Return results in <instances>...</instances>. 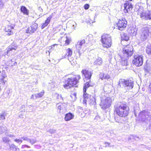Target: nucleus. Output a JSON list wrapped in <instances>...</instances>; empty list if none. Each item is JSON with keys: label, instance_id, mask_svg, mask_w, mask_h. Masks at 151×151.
I'll return each mask as SVG.
<instances>
[{"label": "nucleus", "instance_id": "obj_1", "mask_svg": "<svg viewBox=\"0 0 151 151\" xmlns=\"http://www.w3.org/2000/svg\"><path fill=\"white\" fill-rule=\"evenodd\" d=\"M129 111V107L126 103L120 102L114 106V114L121 118H125L128 116Z\"/></svg>", "mask_w": 151, "mask_h": 151}, {"label": "nucleus", "instance_id": "obj_2", "mask_svg": "<svg viewBox=\"0 0 151 151\" xmlns=\"http://www.w3.org/2000/svg\"><path fill=\"white\" fill-rule=\"evenodd\" d=\"M63 78V86L65 88H68V87L70 88L72 87H77V85L79 83L81 77L79 75H73V76L67 78Z\"/></svg>", "mask_w": 151, "mask_h": 151}, {"label": "nucleus", "instance_id": "obj_3", "mask_svg": "<svg viewBox=\"0 0 151 151\" xmlns=\"http://www.w3.org/2000/svg\"><path fill=\"white\" fill-rule=\"evenodd\" d=\"M122 48V53L120 55L122 58L127 59L130 57L134 53L133 47L129 44L124 45Z\"/></svg>", "mask_w": 151, "mask_h": 151}, {"label": "nucleus", "instance_id": "obj_4", "mask_svg": "<svg viewBox=\"0 0 151 151\" xmlns=\"http://www.w3.org/2000/svg\"><path fill=\"white\" fill-rule=\"evenodd\" d=\"M101 41L102 46L104 48H109L112 45V39L109 35L104 34L102 35Z\"/></svg>", "mask_w": 151, "mask_h": 151}, {"label": "nucleus", "instance_id": "obj_5", "mask_svg": "<svg viewBox=\"0 0 151 151\" xmlns=\"http://www.w3.org/2000/svg\"><path fill=\"white\" fill-rule=\"evenodd\" d=\"M83 103L87 104V102L91 106L96 104V99L94 97L88 94L86 92H83Z\"/></svg>", "mask_w": 151, "mask_h": 151}, {"label": "nucleus", "instance_id": "obj_6", "mask_svg": "<svg viewBox=\"0 0 151 151\" xmlns=\"http://www.w3.org/2000/svg\"><path fill=\"white\" fill-rule=\"evenodd\" d=\"M137 14L140 16V17L146 20H151V11L148 13L145 12L142 7H140L137 11Z\"/></svg>", "mask_w": 151, "mask_h": 151}, {"label": "nucleus", "instance_id": "obj_7", "mask_svg": "<svg viewBox=\"0 0 151 151\" xmlns=\"http://www.w3.org/2000/svg\"><path fill=\"white\" fill-rule=\"evenodd\" d=\"M118 86L120 87H129L132 89L134 86L133 81L131 80L122 78L119 80Z\"/></svg>", "mask_w": 151, "mask_h": 151}, {"label": "nucleus", "instance_id": "obj_8", "mask_svg": "<svg viewBox=\"0 0 151 151\" xmlns=\"http://www.w3.org/2000/svg\"><path fill=\"white\" fill-rule=\"evenodd\" d=\"M112 103L111 99L110 97H107L101 101L100 106L102 109L106 110L110 108L112 105Z\"/></svg>", "mask_w": 151, "mask_h": 151}, {"label": "nucleus", "instance_id": "obj_9", "mask_svg": "<svg viewBox=\"0 0 151 151\" xmlns=\"http://www.w3.org/2000/svg\"><path fill=\"white\" fill-rule=\"evenodd\" d=\"M132 63L137 67H139L143 63V56L141 55H134Z\"/></svg>", "mask_w": 151, "mask_h": 151}, {"label": "nucleus", "instance_id": "obj_10", "mask_svg": "<svg viewBox=\"0 0 151 151\" xmlns=\"http://www.w3.org/2000/svg\"><path fill=\"white\" fill-rule=\"evenodd\" d=\"M127 22L126 19L122 18L119 19L116 23L117 29L120 30H124L127 25Z\"/></svg>", "mask_w": 151, "mask_h": 151}, {"label": "nucleus", "instance_id": "obj_11", "mask_svg": "<svg viewBox=\"0 0 151 151\" xmlns=\"http://www.w3.org/2000/svg\"><path fill=\"white\" fill-rule=\"evenodd\" d=\"M14 26L15 25L13 24H9L5 27L4 30L7 33L8 35L10 36L13 34V30L14 29Z\"/></svg>", "mask_w": 151, "mask_h": 151}, {"label": "nucleus", "instance_id": "obj_12", "mask_svg": "<svg viewBox=\"0 0 151 151\" xmlns=\"http://www.w3.org/2000/svg\"><path fill=\"white\" fill-rule=\"evenodd\" d=\"M81 73L83 75L86 80H91V79L92 74V73L91 71L86 69H83L81 71Z\"/></svg>", "mask_w": 151, "mask_h": 151}, {"label": "nucleus", "instance_id": "obj_13", "mask_svg": "<svg viewBox=\"0 0 151 151\" xmlns=\"http://www.w3.org/2000/svg\"><path fill=\"white\" fill-rule=\"evenodd\" d=\"M151 33L150 32L149 28H146L143 31L141 36L144 39H146L147 38Z\"/></svg>", "mask_w": 151, "mask_h": 151}, {"label": "nucleus", "instance_id": "obj_14", "mask_svg": "<svg viewBox=\"0 0 151 151\" xmlns=\"http://www.w3.org/2000/svg\"><path fill=\"white\" fill-rule=\"evenodd\" d=\"M129 40V36L125 33H124L121 36V43L123 46H124L125 41H128Z\"/></svg>", "mask_w": 151, "mask_h": 151}, {"label": "nucleus", "instance_id": "obj_15", "mask_svg": "<svg viewBox=\"0 0 151 151\" xmlns=\"http://www.w3.org/2000/svg\"><path fill=\"white\" fill-rule=\"evenodd\" d=\"M52 17V15H50L49 17L46 18L44 23L42 24L41 26V29H42L47 27L50 23Z\"/></svg>", "mask_w": 151, "mask_h": 151}, {"label": "nucleus", "instance_id": "obj_16", "mask_svg": "<svg viewBox=\"0 0 151 151\" xmlns=\"http://www.w3.org/2000/svg\"><path fill=\"white\" fill-rule=\"evenodd\" d=\"M124 12L125 13H128L132 10V5L129 3H125L124 4Z\"/></svg>", "mask_w": 151, "mask_h": 151}, {"label": "nucleus", "instance_id": "obj_17", "mask_svg": "<svg viewBox=\"0 0 151 151\" xmlns=\"http://www.w3.org/2000/svg\"><path fill=\"white\" fill-rule=\"evenodd\" d=\"M74 117V115L70 112L66 114L64 117V119L66 121H69L73 119Z\"/></svg>", "mask_w": 151, "mask_h": 151}, {"label": "nucleus", "instance_id": "obj_18", "mask_svg": "<svg viewBox=\"0 0 151 151\" xmlns=\"http://www.w3.org/2000/svg\"><path fill=\"white\" fill-rule=\"evenodd\" d=\"M91 81L89 80L88 82H87L86 83H85L84 84L83 88V92H86L87 89L90 87L91 86V85L90 84V83Z\"/></svg>", "mask_w": 151, "mask_h": 151}, {"label": "nucleus", "instance_id": "obj_19", "mask_svg": "<svg viewBox=\"0 0 151 151\" xmlns=\"http://www.w3.org/2000/svg\"><path fill=\"white\" fill-rule=\"evenodd\" d=\"M20 11L24 14L28 15L29 14V11L24 6H21Z\"/></svg>", "mask_w": 151, "mask_h": 151}, {"label": "nucleus", "instance_id": "obj_20", "mask_svg": "<svg viewBox=\"0 0 151 151\" xmlns=\"http://www.w3.org/2000/svg\"><path fill=\"white\" fill-rule=\"evenodd\" d=\"M110 78V76L104 73H101L99 75V78L102 80L104 79H108Z\"/></svg>", "mask_w": 151, "mask_h": 151}, {"label": "nucleus", "instance_id": "obj_21", "mask_svg": "<svg viewBox=\"0 0 151 151\" xmlns=\"http://www.w3.org/2000/svg\"><path fill=\"white\" fill-rule=\"evenodd\" d=\"M67 106V104L64 103H62L59 105L58 107V110H59V112H60L61 110L65 108Z\"/></svg>", "mask_w": 151, "mask_h": 151}, {"label": "nucleus", "instance_id": "obj_22", "mask_svg": "<svg viewBox=\"0 0 151 151\" xmlns=\"http://www.w3.org/2000/svg\"><path fill=\"white\" fill-rule=\"evenodd\" d=\"M102 63V60L101 58H97L94 61V64L96 65H101Z\"/></svg>", "mask_w": 151, "mask_h": 151}, {"label": "nucleus", "instance_id": "obj_23", "mask_svg": "<svg viewBox=\"0 0 151 151\" xmlns=\"http://www.w3.org/2000/svg\"><path fill=\"white\" fill-rule=\"evenodd\" d=\"M66 51L65 55L68 57L71 56L73 54L72 50L70 48H68L66 50Z\"/></svg>", "mask_w": 151, "mask_h": 151}, {"label": "nucleus", "instance_id": "obj_24", "mask_svg": "<svg viewBox=\"0 0 151 151\" xmlns=\"http://www.w3.org/2000/svg\"><path fill=\"white\" fill-rule=\"evenodd\" d=\"M33 33L37 30L38 28V24L35 23H33L30 26Z\"/></svg>", "mask_w": 151, "mask_h": 151}, {"label": "nucleus", "instance_id": "obj_25", "mask_svg": "<svg viewBox=\"0 0 151 151\" xmlns=\"http://www.w3.org/2000/svg\"><path fill=\"white\" fill-rule=\"evenodd\" d=\"M85 40L84 39H83L78 42L76 46H81L85 44Z\"/></svg>", "mask_w": 151, "mask_h": 151}, {"label": "nucleus", "instance_id": "obj_26", "mask_svg": "<svg viewBox=\"0 0 151 151\" xmlns=\"http://www.w3.org/2000/svg\"><path fill=\"white\" fill-rule=\"evenodd\" d=\"M146 52L148 55H151V45L147 47Z\"/></svg>", "mask_w": 151, "mask_h": 151}, {"label": "nucleus", "instance_id": "obj_27", "mask_svg": "<svg viewBox=\"0 0 151 151\" xmlns=\"http://www.w3.org/2000/svg\"><path fill=\"white\" fill-rule=\"evenodd\" d=\"M120 64L122 66H127V59H125L124 60H122L120 62Z\"/></svg>", "mask_w": 151, "mask_h": 151}, {"label": "nucleus", "instance_id": "obj_28", "mask_svg": "<svg viewBox=\"0 0 151 151\" xmlns=\"http://www.w3.org/2000/svg\"><path fill=\"white\" fill-rule=\"evenodd\" d=\"M26 33L27 34H31L33 33L30 26L28 27L26 30Z\"/></svg>", "mask_w": 151, "mask_h": 151}, {"label": "nucleus", "instance_id": "obj_29", "mask_svg": "<svg viewBox=\"0 0 151 151\" xmlns=\"http://www.w3.org/2000/svg\"><path fill=\"white\" fill-rule=\"evenodd\" d=\"M71 40L67 37H66V40L65 41V45H69L70 42Z\"/></svg>", "mask_w": 151, "mask_h": 151}, {"label": "nucleus", "instance_id": "obj_30", "mask_svg": "<svg viewBox=\"0 0 151 151\" xmlns=\"http://www.w3.org/2000/svg\"><path fill=\"white\" fill-rule=\"evenodd\" d=\"M16 50V47H9L8 48L7 50V54L10 52V51H12L13 50Z\"/></svg>", "mask_w": 151, "mask_h": 151}, {"label": "nucleus", "instance_id": "obj_31", "mask_svg": "<svg viewBox=\"0 0 151 151\" xmlns=\"http://www.w3.org/2000/svg\"><path fill=\"white\" fill-rule=\"evenodd\" d=\"M44 94V92H41L40 93H37L36 96V98H40L42 97Z\"/></svg>", "mask_w": 151, "mask_h": 151}, {"label": "nucleus", "instance_id": "obj_32", "mask_svg": "<svg viewBox=\"0 0 151 151\" xmlns=\"http://www.w3.org/2000/svg\"><path fill=\"white\" fill-rule=\"evenodd\" d=\"M146 112L145 110H143L139 113V114L141 116H145Z\"/></svg>", "mask_w": 151, "mask_h": 151}, {"label": "nucleus", "instance_id": "obj_33", "mask_svg": "<svg viewBox=\"0 0 151 151\" xmlns=\"http://www.w3.org/2000/svg\"><path fill=\"white\" fill-rule=\"evenodd\" d=\"M5 114H1L0 115V119L4 120L5 119Z\"/></svg>", "mask_w": 151, "mask_h": 151}, {"label": "nucleus", "instance_id": "obj_34", "mask_svg": "<svg viewBox=\"0 0 151 151\" xmlns=\"http://www.w3.org/2000/svg\"><path fill=\"white\" fill-rule=\"evenodd\" d=\"M89 5L88 4H85L84 6V8L85 10H87L89 8Z\"/></svg>", "mask_w": 151, "mask_h": 151}, {"label": "nucleus", "instance_id": "obj_35", "mask_svg": "<svg viewBox=\"0 0 151 151\" xmlns=\"http://www.w3.org/2000/svg\"><path fill=\"white\" fill-rule=\"evenodd\" d=\"M3 141L5 143L8 142L9 141V140L6 137H4L2 139Z\"/></svg>", "mask_w": 151, "mask_h": 151}, {"label": "nucleus", "instance_id": "obj_36", "mask_svg": "<svg viewBox=\"0 0 151 151\" xmlns=\"http://www.w3.org/2000/svg\"><path fill=\"white\" fill-rule=\"evenodd\" d=\"M14 141L18 143H21L22 142V140L19 139H15L14 140Z\"/></svg>", "mask_w": 151, "mask_h": 151}, {"label": "nucleus", "instance_id": "obj_37", "mask_svg": "<svg viewBox=\"0 0 151 151\" xmlns=\"http://www.w3.org/2000/svg\"><path fill=\"white\" fill-rule=\"evenodd\" d=\"M5 82L4 81V80L1 79H0V84H1L3 85H4Z\"/></svg>", "mask_w": 151, "mask_h": 151}, {"label": "nucleus", "instance_id": "obj_38", "mask_svg": "<svg viewBox=\"0 0 151 151\" xmlns=\"http://www.w3.org/2000/svg\"><path fill=\"white\" fill-rule=\"evenodd\" d=\"M25 147L30 148V147L26 145H22L21 147V148L22 149H24Z\"/></svg>", "mask_w": 151, "mask_h": 151}, {"label": "nucleus", "instance_id": "obj_39", "mask_svg": "<svg viewBox=\"0 0 151 151\" xmlns=\"http://www.w3.org/2000/svg\"><path fill=\"white\" fill-rule=\"evenodd\" d=\"M115 120L116 122H120V119L118 117H115Z\"/></svg>", "mask_w": 151, "mask_h": 151}, {"label": "nucleus", "instance_id": "obj_40", "mask_svg": "<svg viewBox=\"0 0 151 151\" xmlns=\"http://www.w3.org/2000/svg\"><path fill=\"white\" fill-rule=\"evenodd\" d=\"M149 89L150 91V93H151V83H150V84L149 85Z\"/></svg>", "mask_w": 151, "mask_h": 151}, {"label": "nucleus", "instance_id": "obj_41", "mask_svg": "<svg viewBox=\"0 0 151 151\" xmlns=\"http://www.w3.org/2000/svg\"><path fill=\"white\" fill-rule=\"evenodd\" d=\"M60 98L61 99L63 100V98L61 97V96L60 95H57V98Z\"/></svg>", "mask_w": 151, "mask_h": 151}, {"label": "nucleus", "instance_id": "obj_42", "mask_svg": "<svg viewBox=\"0 0 151 151\" xmlns=\"http://www.w3.org/2000/svg\"><path fill=\"white\" fill-rule=\"evenodd\" d=\"M6 76H2V78L1 79L4 80V78L6 77Z\"/></svg>", "mask_w": 151, "mask_h": 151}, {"label": "nucleus", "instance_id": "obj_43", "mask_svg": "<svg viewBox=\"0 0 151 151\" xmlns=\"http://www.w3.org/2000/svg\"><path fill=\"white\" fill-rule=\"evenodd\" d=\"M1 4H2L3 6L4 5V4H3V2H2V1L1 0H0V6Z\"/></svg>", "mask_w": 151, "mask_h": 151}, {"label": "nucleus", "instance_id": "obj_44", "mask_svg": "<svg viewBox=\"0 0 151 151\" xmlns=\"http://www.w3.org/2000/svg\"><path fill=\"white\" fill-rule=\"evenodd\" d=\"M22 139L24 140H27V138L26 137H23L22 138Z\"/></svg>", "mask_w": 151, "mask_h": 151}, {"label": "nucleus", "instance_id": "obj_45", "mask_svg": "<svg viewBox=\"0 0 151 151\" xmlns=\"http://www.w3.org/2000/svg\"><path fill=\"white\" fill-rule=\"evenodd\" d=\"M33 97V95H32L31 97V98H32Z\"/></svg>", "mask_w": 151, "mask_h": 151}, {"label": "nucleus", "instance_id": "obj_46", "mask_svg": "<svg viewBox=\"0 0 151 151\" xmlns=\"http://www.w3.org/2000/svg\"><path fill=\"white\" fill-rule=\"evenodd\" d=\"M35 141L34 140H33V143H35Z\"/></svg>", "mask_w": 151, "mask_h": 151}, {"label": "nucleus", "instance_id": "obj_47", "mask_svg": "<svg viewBox=\"0 0 151 151\" xmlns=\"http://www.w3.org/2000/svg\"><path fill=\"white\" fill-rule=\"evenodd\" d=\"M54 46H55V45H56V44H54L53 45Z\"/></svg>", "mask_w": 151, "mask_h": 151}, {"label": "nucleus", "instance_id": "obj_48", "mask_svg": "<svg viewBox=\"0 0 151 151\" xmlns=\"http://www.w3.org/2000/svg\"><path fill=\"white\" fill-rule=\"evenodd\" d=\"M29 141H30V142H31V140H29Z\"/></svg>", "mask_w": 151, "mask_h": 151}, {"label": "nucleus", "instance_id": "obj_49", "mask_svg": "<svg viewBox=\"0 0 151 151\" xmlns=\"http://www.w3.org/2000/svg\"><path fill=\"white\" fill-rule=\"evenodd\" d=\"M1 71H0V73H1Z\"/></svg>", "mask_w": 151, "mask_h": 151}]
</instances>
